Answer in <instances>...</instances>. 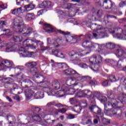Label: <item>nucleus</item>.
Instances as JSON below:
<instances>
[{"instance_id":"f257e3e1","label":"nucleus","mask_w":126,"mask_h":126,"mask_svg":"<svg viewBox=\"0 0 126 126\" xmlns=\"http://www.w3.org/2000/svg\"><path fill=\"white\" fill-rule=\"evenodd\" d=\"M108 97L109 98L108 103L104 104V113L107 116H111V117L117 116L116 111L124 107L123 102L126 101V94L124 93L120 94L117 100V104H116V100L114 99L113 94L109 93L108 94Z\"/></svg>"},{"instance_id":"f03ea898","label":"nucleus","mask_w":126,"mask_h":126,"mask_svg":"<svg viewBox=\"0 0 126 126\" xmlns=\"http://www.w3.org/2000/svg\"><path fill=\"white\" fill-rule=\"evenodd\" d=\"M13 24L14 26L17 27V32L22 33V32L26 31L23 33L24 36H29L32 33L33 29L32 28H28L27 30L25 29V26L23 25V19L20 17H17L15 19Z\"/></svg>"},{"instance_id":"7ed1b4c3","label":"nucleus","mask_w":126,"mask_h":126,"mask_svg":"<svg viewBox=\"0 0 126 126\" xmlns=\"http://www.w3.org/2000/svg\"><path fill=\"white\" fill-rule=\"evenodd\" d=\"M63 73L65 75H73V78H71L68 82H72V85L74 84V80H77L78 81H84L86 80V76H81L75 70L72 68H68L63 71Z\"/></svg>"},{"instance_id":"20e7f679","label":"nucleus","mask_w":126,"mask_h":126,"mask_svg":"<svg viewBox=\"0 0 126 126\" xmlns=\"http://www.w3.org/2000/svg\"><path fill=\"white\" fill-rule=\"evenodd\" d=\"M74 86V84L70 85H64L62 87V91H59L57 94H59L60 97H63L64 95H73L75 91L72 87Z\"/></svg>"},{"instance_id":"39448f33","label":"nucleus","mask_w":126,"mask_h":126,"mask_svg":"<svg viewBox=\"0 0 126 126\" xmlns=\"http://www.w3.org/2000/svg\"><path fill=\"white\" fill-rule=\"evenodd\" d=\"M45 84L47 87H43V91H47V92H50V93L53 92V89L58 90L60 89V88L61 87L60 83H59L58 81H55L53 84H51L48 82L43 83V85H45Z\"/></svg>"},{"instance_id":"423d86ee","label":"nucleus","mask_w":126,"mask_h":126,"mask_svg":"<svg viewBox=\"0 0 126 126\" xmlns=\"http://www.w3.org/2000/svg\"><path fill=\"white\" fill-rule=\"evenodd\" d=\"M90 52H85L84 51H81L80 53H78L73 51H71L69 52V56H70L71 61L72 62H80V59L79 58L75 56H78L79 57H84V56H86V55H88Z\"/></svg>"},{"instance_id":"0eeeda50","label":"nucleus","mask_w":126,"mask_h":126,"mask_svg":"<svg viewBox=\"0 0 126 126\" xmlns=\"http://www.w3.org/2000/svg\"><path fill=\"white\" fill-rule=\"evenodd\" d=\"M82 47L86 48V49H89V52H86V53H91V51H93L96 48H101L102 46L99 45V44L93 42H91L88 40H85L82 43Z\"/></svg>"},{"instance_id":"6e6552de","label":"nucleus","mask_w":126,"mask_h":126,"mask_svg":"<svg viewBox=\"0 0 126 126\" xmlns=\"http://www.w3.org/2000/svg\"><path fill=\"white\" fill-rule=\"evenodd\" d=\"M42 118L43 117L40 114H35L32 117L28 116L25 120L26 124H32V123H36V124L41 123L42 122Z\"/></svg>"},{"instance_id":"1a4fd4ad","label":"nucleus","mask_w":126,"mask_h":126,"mask_svg":"<svg viewBox=\"0 0 126 126\" xmlns=\"http://www.w3.org/2000/svg\"><path fill=\"white\" fill-rule=\"evenodd\" d=\"M93 94V93L90 90H84L77 93L76 94V97H91Z\"/></svg>"},{"instance_id":"9d476101","label":"nucleus","mask_w":126,"mask_h":126,"mask_svg":"<svg viewBox=\"0 0 126 126\" xmlns=\"http://www.w3.org/2000/svg\"><path fill=\"white\" fill-rule=\"evenodd\" d=\"M3 47H6L5 51L7 53H9V52H16V48L15 47H14L5 42L0 43V49L3 48Z\"/></svg>"},{"instance_id":"9b49d317","label":"nucleus","mask_w":126,"mask_h":126,"mask_svg":"<svg viewBox=\"0 0 126 126\" xmlns=\"http://www.w3.org/2000/svg\"><path fill=\"white\" fill-rule=\"evenodd\" d=\"M102 61H103V59L101 56L94 55L90 58L89 63H90L91 64H93V63H96L98 64V63H102Z\"/></svg>"},{"instance_id":"f8f14e48","label":"nucleus","mask_w":126,"mask_h":126,"mask_svg":"<svg viewBox=\"0 0 126 126\" xmlns=\"http://www.w3.org/2000/svg\"><path fill=\"white\" fill-rule=\"evenodd\" d=\"M25 47L23 45V47H20L19 49V54L21 57H24L25 58H32V53L26 51Z\"/></svg>"},{"instance_id":"ddd939ff","label":"nucleus","mask_w":126,"mask_h":126,"mask_svg":"<svg viewBox=\"0 0 126 126\" xmlns=\"http://www.w3.org/2000/svg\"><path fill=\"white\" fill-rule=\"evenodd\" d=\"M12 62L6 60H3L0 64V70L6 69L12 66Z\"/></svg>"},{"instance_id":"4468645a","label":"nucleus","mask_w":126,"mask_h":126,"mask_svg":"<svg viewBox=\"0 0 126 126\" xmlns=\"http://www.w3.org/2000/svg\"><path fill=\"white\" fill-rule=\"evenodd\" d=\"M99 4L100 6H104V4H105L106 9H110L113 4L111 0H99Z\"/></svg>"},{"instance_id":"2eb2a0df","label":"nucleus","mask_w":126,"mask_h":126,"mask_svg":"<svg viewBox=\"0 0 126 126\" xmlns=\"http://www.w3.org/2000/svg\"><path fill=\"white\" fill-rule=\"evenodd\" d=\"M115 55L119 59H122V60L126 59V52L122 48L118 49L116 51Z\"/></svg>"},{"instance_id":"dca6fc26","label":"nucleus","mask_w":126,"mask_h":126,"mask_svg":"<svg viewBox=\"0 0 126 126\" xmlns=\"http://www.w3.org/2000/svg\"><path fill=\"white\" fill-rule=\"evenodd\" d=\"M36 65H37V63L36 62L28 63H26V66H27V67H31L29 71L30 73H34V72H35V70H36V68H34V66H36Z\"/></svg>"},{"instance_id":"f3484780","label":"nucleus","mask_w":126,"mask_h":126,"mask_svg":"<svg viewBox=\"0 0 126 126\" xmlns=\"http://www.w3.org/2000/svg\"><path fill=\"white\" fill-rule=\"evenodd\" d=\"M93 27L96 28V31L97 33H93V36L94 38H97L98 36H99V35H101V34L103 33L102 32H101V30L102 29V26L97 25L96 24H94L93 25Z\"/></svg>"},{"instance_id":"a211bd4d","label":"nucleus","mask_w":126,"mask_h":126,"mask_svg":"<svg viewBox=\"0 0 126 126\" xmlns=\"http://www.w3.org/2000/svg\"><path fill=\"white\" fill-rule=\"evenodd\" d=\"M30 40L27 39L25 41H24L23 43V45L24 47H25L26 49H32V50H34L36 49L37 46H35V44H29Z\"/></svg>"},{"instance_id":"6ab92c4d","label":"nucleus","mask_w":126,"mask_h":126,"mask_svg":"<svg viewBox=\"0 0 126 126\" xmlns=\"http://www.w3.org/2000/svg\"><path fill=\"white\" fill-rule=\"evenodd\" d=\"M89 110L94 114H97V115H101V109L99 108L96 105H92L89 107Z\"/></svg>"},{"instance_id":"aec40b11","label":"nucleus","mask_w":126,"mask_h":126,"mask_svg":"<svg viewBox=\"0 0 126 126\" xmlns=\"http://www.w3.org/2000/svg\"><path fill=\"white\" fill-rule=\"evenodd\" d=\"M44 30H45L47 33H52V32H55V29L52 26L48 24H45L43 27Z\"/></svg>"},{"instance_id":"412c9836","label":"nucleus","mask_w":126,"mask_h":126,"mask_svg":"<svg viewBox=\"0 0 126 126\" xmlns=\"http://www.w3.org/2000/svg\"><path fill=\"white\" fill-rule=\"evenodd\" d=\"M35 8V5L31 3L24 6V12H29Z\"/></svg>"},{"instance_id":"4be33fe9","label":"nucleus","mask_w":126,"mask_h":126,"mask_svg":"<svg viewBox=\"0 0 126 126\" xmlns=\"http://www.w3.org/2000/svg\"><path fill=\"white\" fill-rule=\"evenodd\" d=\"M121 84L118 88L119 91H122L123 88H125L126 89V78H123L120 81Z\"/></svg>"},{"instance_id":"5701e85b","label":"nucleus","mask_w":126,"mask_h":126,"mask_svg":"<svg viewBox=\"0 0 126 126\" xmlns=\"http://www.w3.org/2000/svg\"><path fill=\"white\" fill-rule=\"evenodd\" d=\"M35 15L33 13H27L25 15V19L26 21H31V20H33Z\"/></svg>"},{"instance_id":"b1692460","label":"nucleus","mask_w":126,"mask_h":126,"mask_svg":"<svg viewBox=\"0 0 126 126\" xmlns=\"http://www.w3.org/2000/svg\"><path fill=\"white\" fill-rule=\"evenodd\" d=\"M51 1L49 0H45L42 2L40 6V7H41L42 8L44 7H49L51 6Z\"/></svg>"},{"instance_id":"393cba45","label":"nucleus","mask_w":126,"mask_h":126,"mask_svg":"<svg viewBox=\"0 0 126 126\" xmlns=\"http://www.w3.org/2000/svg\"><path fill=\"white\" fill-rule=\"evenodd\" d=\"M90 64L92 65V66L91 67V68L94 71L97 72L99 70V64H97V63L91 64V63H90Z\"/></svg>"},{"instance_id":"a878e982","label":"nucleus","mask_w":126,"mask_h":126,"mask_svg":"<svg viewBox=\"0 0 126 126\" xmlns=\"http://www.w3.org/2000/svg\"><path fill=\"white\" fill-rule=\"evenodd\" d=\"M71 40V43L73 44V43H74L73 42V41H74V40H75V38H74V37H73V36H67V38L64 40V42L66 43V44H68V43H70V40Z\"/></svg>"},{"instance_id":"bb28decb","label":"nucleus","mask_w":126,"mask_h":126,"mask_svg":"<svg viewBox=\"0 0 126 126\" xmlns=\"http://www.w3.org/2000/svg\"><path fill=\"white\" fill-rule=\"evenodd\" d=\"M22 11V7H19L18 8H15L12 10V14L15 15H18Z\"/></svg>"},{"instance_id":"cd10ccee","label":"nucleus","mask_w":126,"mask_h":126,"mask_svg":"<svg viewBox=\"0 0 126 126\" xmlns=\"http://www.w3.org/2000/svg\"><path fill=\"white\" fill-rule=\"evenodd\" d=\"M118 79H119L117 78L114 75H111L108 78V80L111 82H116Z\"/></svg>"},{"instance_id":"c85d7f7f","label":"nucleus","mask_w":126,"mask_h":126,"mask_svg":"<svg viewBox=\"0 0 126 126\" xmlns=\"http://www.w3.org/2000/svg\"><path fill=\"white\" fill-rule=\"evenodd\" d=\"M33 94H34V92H33L32 90H30L26 92V95L28 99H31V98H32Z\"/></svg>"},{"instance_id":"c756f323","label":"nucleus","mask_w":126,"mask_h":126,"mask_svg":"<svg viewBox=\"0 0 126 126\" xmlns=\"http://www.w3.org/2000/svg\"><path fill=\"white\" fill-rule=\"evenodd\" d=\"M14 42H21L22 41L23 38L22 36H14L13 38Z\"/></svg>"},{"instance_id":"7c9ffc66","label":"nucleus","mask_w":126,"mask_h":126,"mask_svg":"<svg viewBox=\"0 0 126 126\" xmlns=\"http://www.w3.org/2000/svg\"><path fill=\"white\" fill-rule=\"evenodd\" d=\"M115 46L116 45L112 42L108 43L105 45L106 48H107V49H114Z\"/></svg>"},{"instance_id":"2f4dec72","label":"nucleus","mask_w":126,"mask_h":126,"mask_svg":"<svg viewBox=\"0 0 126 126\" xmlns=\"http://www.w3.org/2000/svg\"><path fill=\"white\" fill-rule=\"evenodd\" d=\"M74 109L75 112H76V113H80L81 109L82 108H81L80 105L79 104V105L75 106L74 107Z\"/></svg>"},{"instance_id":"473e14b6","label":"nucleus","mask_w":126,"mask_h":126,"mask_svg":"<svg viewBox=\"0 0 126 126\" xmlns=\"http://www.w3.org/2000/svg\"><path fill=\"white\" fill-rule=\"evenodd\" d=\"M82 109H84L87 107V102L86 101H81L79 104Z\"/></svg>"},{"instance_id":"72a5a7b5","label":"nucleus","mask_w":126,"mask_h":126,"mask_svg":"<svg viewBox=\"0 0 126 126\" xmlns=\"http://www.w3.org/2000/svg\"><path fill=\"white\" fill-rule=\"evenodd\" d=\"M96 16L98 18H101L103 16V11L99 10L96 11Z\"/></svg>"},{"instance_id":"f704fd0d","label":"nucleus","mask_w":126,"mask_h":126,"mask_svg":"<svg viewBox=\"0 0 126 126\" xmlns=\"http://www.w3.org/2000/svg\"><path fill=\"white\" fill-rule=\"evenodd\" d=\"M61 39H57L56 41H55L53 43V46H54V47H59V46H60V44H61Z\"/></svg>"},{"instance_id":"c9c22d12","label":"nucleus","mask_w":126,"mask_h":126,"mask_svg":"<svg viewBox=\"0 0 126 126\" xmlns=\"http://www.w3.org/2000/svg\"><path fill=\"white\" fill-rule=\"evenodd\" d=\"M66 66V64L64 63H58V67L59 68H63V67H65Z\"/></svg>"},{"instance_id":"e433bc0d","label":"nucleus","mask_w":126,"mask_h":126,"mask_svg":"<svg viewBox=\"0 0 126 126\" xmlns=\"http://www.w3.org/2000/svg\"><path fill=\"white\" fill-rule=\"evenodd\" d=\"M79 66L82 67V68H88V66L86 63H81L79 64Z\"/></svg>"},{"instance_id":"4c0bfd02","label":"nucleus","mask_w":126,"mask_h":126,"mask_svg":"<svg viewBox=\"0 0 126 126\" xmlns=\"http://www.w3.org/2000/svg\"><path fill=\"white\" fill-rule=\"evenodd\" d=\"M85 119H87L88 122H86V124L88 125V124H91V120L88 119V116H83V120L85 121Z\"/></svg>"},{"instance_id":"58836bf2","label":"nucleus","mask_w":126,"mask_h":126,"mask_svg":"<svg viewBox=\"0 0 126 126\" xmlns=\"http://www.w3.org/2000/svg\"><path fill=\"white\" fill-rule=\"evenodd\" d=\"M99 99L102 103H106V101H107V97L105 96H100Z\"/></svg>"},{"instance_id":"ea45409f","label":"nucleus","mask_w":126,"mask_h":126,"mask_svg":"<svg viewBox=\"0 0 126 126\" xmlns=\"http://www.w3.org/2000/svg\"><path fill=\"white\" fill-rule=\"evenodd\" d=\"M51 62L52 63L51 64L52 67H58V64L59 63H55L53 60H51Z\"/></svg>"},{"instance_id":"a19ab883","label":"nucleus","mask_w":126,"mask_h":126,"mask_svg":"<svg viewBox=\"0 0 126 126\" xmlns=\"http://www.w3.org/2000/svg\"><path fill=\"white\" fill-rule=\"evenodd\" d=\"M0 8H2V9H5V8H7V6L6 4H4L3 3H0Z\"/></svg>"},{"instance_id":"79ce46f5","label":"nucleus","mask_w":126,"mask_h":126,"mask_svg":"<svg viewBox=\"0 0 126 126\" xmlns=\"http://www.w3.org/2000/svg\"><path fill=\"white\" fill-rule=\"evenodd\" d=\"M102 122L104 124V125H109L110 124V121L106 119H103Z\"/></svg>"},{"instance_id":"37998d69","label":"nucleus","mask_w":126,"mask_h":126,"mask_svg":"<svg viewBox=\"0 0 126 126\" xmlns=\"http://www.w3.org/2000/svg\"><path fill=\"white\" fill-rule=\"evenodd\" d=\"M58 32L60 34H63V35H69V34H70V32H64L61 30H58Z\"/></svg>"},{"instance_id":"c03bdc74","label":"nucleus","mask_w":126,"mask_h":126,"mask_svg":"<svg viewBox=\"0 0 126 126\" xmlns=\"http://www.w3.org/2000/svg\"><path fill=\"white\" fill-rule=\"evenodd\" d=\"M41 51H46V50L47 51H49L50 47H49L48 46L45 47V46H41Z\"/></svg>"},{"instance_id":"a18cd8bd","label":"nucleus","mask_w":126,"mask_h":126,"mask_svg":"<svg viewBox=\"0 0 126 126\" xmlns=\"http://www.w3.org/2000/svg\"><path fill=\"white\" fill-rule=\"evenodd\" d=\"M94 96H95V97H97V98H100V95H101V94H100V93L98 92H94Z\"/></svg>"},{"instance_id":"49530a36","label":"nucleus","mask_w":126,"mask_h":126,"mask_svg":"<svg viewBox=\"0 0 126 126\" xmlns=\"http://www.w3.org/2000/svg\"><path fill=\"white\" fill-rule=\"evenodd\" d=\"M3 32H6L5 35H6L7 36H10V35H11L10 31H9V30H3Z\"/></svg>"},{"instance_id":"de8ad7c7","label":"nucleus","mask_w":126,"mask_h":126,"mask_svg":"<svg viewBox=\"0 0 126 126\" xmlns=\"http://www.w3.org/2000/svg\"><path fill=\"white\" fill-rule=\"evenodd\" d=\"M75 102H76V99L75 98H71L70 99V103L71 104V105H73Z\"/></svg>"},{"instance_id":"09e8293b","label":"nucleus","mask_w":126,"mask_h":126,"mask_svg":"<svg viewBox=\"0 0 126 126\" xmlns=\"http://www.w3.org/2000/svg\"><path fill=\"white\" fill-rule=\"evenodd\" d=\"M109 80H105L102 83V85H103V86H108V81Z\"/></svg>"},{"instance_id":"8fccbe9b","label":"nucleus","mask_w":126,"mask_h":126,"mask_svg":"<svg viewBox=\"0 0 126 126\" xmlns=\"http://www.w3.org/2000/svg\"><path fill=\"white\" fill-rule=\"evenodd\" d=\"M57 55H58V57H59V58H61V59H64V55H63V53H58Z\"/></svg>"},{"instance_id":"3c124183","label":"nucleus","mask_w":126,"mask_h":126,"mask_svg":"<svg viewBox=\"0 0 126 126\" xmlns=\"http://www.w3.org/2000/svg\"><path fill=\"white\" fill-rule=\"evenodd\" d=\"M58 112H59V113H62V114H64V113L66 112V109H65V108H63L62 109H59L58 110Z\"/></svg>"},{"instance_id":"603ef678","label":"nucleus","mask_w":126,"mask_h":126,"mask_svg":"<svg viewBox=\"0 0 126 126\" xmlns=\"http://www.w3.org/2000/svg\"><path fill=\"white\" fill-rule=\"evenodd\" d=\"M37 95H39V98L41 99L44 97V93H41L39 92L37 93Z\"/></svg>"},{"instance_id":"864d4df0","label":"nucleus","mask_w":126,"mask_h":126,"mask_svg":"<svg viewBox=\"0 0 126 126\" xmlns=\"http://www.w3.org/2000/svg\"><path fill=\"white\" fill-rule=\"evenodd\" d=\"M75 118V116L73 115L70 114L68 116L67 119H69V120H71L72 119H74Z\"/></svg>"},{"instance_id":"5fc2aeb1","label":"nucleus","mask_w":126,"mask_h":126,"mask_svg":"<svg viewBox=\"0 0 126 126\" xmlns=\"http://www.w3.org/2000/svg\"><path fill=\"white\" fill-rule=\"evenodd\" d=\"M89 84H90V85H91L92 86H94V85H95V84H96V82L94 81H91L89 82Z\"/></svg>"},{"instance_id":"6e6d98bb","label":"nucleus","mask_w":126,"mask_h":126,"mask_svg":"<svg viewBox=\"0 0 126 126\" xmlns=\"http://www.w3.org/2000/svg\"><path fill=\"white\" fill-rule=\"evenodd\" d=\"M120 62H122V60H119V61H118V62L117 63V66L119 68H122V65L121 64H120Z\"/></svg>"},{"instance_id":"4d7b16f0","label":"nucleus","mask_w":126,"mask_h":126,"mask_svg":"<svg viewBox=\"0 0 126 126\" xmlns=\"http://www.w3.org/2000/svg\"><path fill=\"white\" fill-rule=\"evenodd\" d=\"M43 13H44L43 10H41L37 12V15L39 16V15H42Z\"/></svg>"},{"instance_id":"13d9d810","label":"nucleus","mask_w":126,"mask_h":126,"mask_svg":"<svg viewBox=\"0 0 126 126\" xmlns=\"http://www.w3.org/2000/svg\"><path fill=\"white\" fill-rule=\"evenodd\" d=\"M23 1V0H17V5H20L21 4V2Z\"/></svg>"},{"instance_id":"bf43d9fd","label":"nucleus","mask_w":126,"mask_h":126,"mask_svg":"<svg viewBox=\"0 0 126 126\" xmlns=\"http://www.w3.org/2000/svg\"><path fill=\"white\" fill-rule=\"evenodd\" d=\"M119 5L120 7H123V6H125V5H126V2H121Z\"/></svg>"},{"instance_id":"052dcab7","label":"nucleus","mask_w":126,"mask_h":126,"mask_svg":"<svg viewBox=\"0 0 126 126\" xmlns=\"http://www.w3.org/2000/svg\"><path fill=\"white\" fill-rule=\"evenodd\" d=\"M14 99L17 100V101H20V98H19V96L18 95H15L14 96Z\"/></svg>"},{"instance_id":"680f3d73","label":"nucleus","mask_w":126,"mask_h":126,"mask_svg":"<svg viewBox=\"0 0 126 126\" xmlns=\"http://www.w3.org/2000/svg\"><path fill=\"white\" fill-rule=\"evenodd\" d=\"M56 107H57L58 108H60L61 107H63L65 105H62V104L61 103H59V104H57L56 105Z\"/></svg>"},{"instance_id":"e2e57ef3","label":"nucleus","mask_w":126,"mask_h":126,"mask_svg":"<svg viewBox=\"0 0 126 126\" xmlns=\"http://www.w3.org/2000/svg\"><path fill=\"white\" fill-rule=\"evenodd\" d=\"M12 126H21V124H18L17 123H15L13 124Z\"/></svg>"},{"instance_id":"0e129e2a","label":"nucleus","mask_w":126,"mask_h":126,"mask_svg":"<svg viewBox=\"0 0 126 126\" xmlns=\"http://www.w3.org/2000/svg\"><path fill=\"white\" fill-rule=\"evenodd\" d=\"M99 118H97L94 119V124H98V120Z\"/></svg>"},{"instance_id":"69168bd1","label":"nucleus","mask_w":126,"mask_h":126,"mask_svg":"<svg viewBox=\"0 0 126 126\" xmlns=\"http://www.w3.org/2000/svg\"><path fill=\"white\" fill-rule=\"evenodd\" d=\"M0 25H5V22L4 21H0Z\"/></svg>"},{"instance_id":"338daca9","label":"nucleus","mask_w":126,"mask_h":126,"mask_svg":"<svg viewBox=\"0 0 126 126\" xmlns=\"http://www.w3.org/2000/svg\"><path fill=\"white\" fill-rule=\"evenodd\" d=\"M52 42V40H51V39L48 38L47 39V43H48V45H51V43Z\"/></svg>"},{"instance_id":"774afa93","label":"nucleus","mask_w":126,"mask_h":126,"mask_svg":"<svg viewBox=\"0 0 126 126\" xmlns=\"http://www.w3.org/2000/svg\"><path fill=\"white\" fill-rule=\"evenodd\" d=\"M54 102H49L48 103H47V106L48 107H50V106H52V105H54Z\"/></svg>"}]
</instances>
